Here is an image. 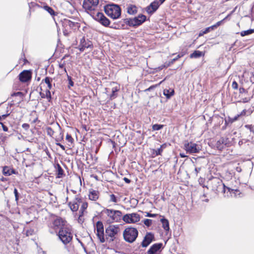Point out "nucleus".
I'll use <instances>...</instances> for the list:
<instances>
[{
  "label": "nucleus",
  "instance_id": "f257e3e1",
  "mask_svg": "<svg viewBox=\"0 0 254 254\" xmlns=\"http://www.w3.org/2000/svg\"><path fill=\"white\" fill-rule=\"evenodd\" d=\"M211 184L212 190L216 191L217 192L221 191L222 192L225 193L226 190H227V193L229 192L232 196L233 195L235 196L236 192H238L237 190H234L229 188H226L222 180L217 178H214L212 179Z\"/></svg>",
  "mask_w": 254,
  "mask_h": 254
},
{
  "label": "nucleus",
  "instance_id": "f03ea898",
  "mask_svg": "<svg viewBox=\"0 0 254 254\" xmlns=\"http://www.w3.org/2000/svg\"><path fill=\"white\" fill-rule=\"evenodd\" d=\"M121 230L119 225H111L105 229V236L109 242L116 240L120 235Z\"/></svg>",
  "mask_w": 254,
  "mask_h": 254
},
{
  "label": "nucleus",
  "instance_id": "7ed1b4c3",
  "mask_svg": "<svg viewBox=\"0 0 254 254\" xmlns=\"http://www.w3.org/2000/svg\"><path fill=\"white\" fill-rule=\"evenodd\" d=\"M104 10L106 14L113 19H118L121 16V9L117 4H108L105 6Z\"/></svg>",
  "mask_w": 254,
  "mask_h": 254
},
{
  "label": "nucleus",
  "instance_id": "20e7f679",
  "mask_svg": "<svg viewBox=\"0 0 254 254\" xmlns=\"http://www.w3.org/2000/svg\"><path fill=\"white\" fill-rule=\"evenodd\" d=\"M123 234L124 239L126 242L132 243L136 239L138 232L136 228L128 227L125 229Z\"/></svg>",
  "mask_w": 254,
  "mask_h": 254
},
{
  "label": "nucleus",
  "instance_id": "39448f33",
  "mask_svg": "<svg viewBox=\"0 0 254 254\" xmlns=\"http://www.w3.org/2000/svg\"><path fill=\"white\" fill-rule=\"evenodd\" d=\"M58 237L62 242L65 246L69 243L72 239V234L68 228L60 229Z\"/></svg>",
  "mask_w": 254,
  "mask_h": 254
},
{
  "label": "nucleus",
  "instance_id": "423d86ee",
  "mask_svg": "<svg viewBox=\"0 0 254 254\" xmlns=\"http://www.w3.org/2000/svg\"><path fill=\"white\" fill-rule=\"evenodd\" d=\"M146 19V16L143 14H139L132 18H126L124 22L130 27H137L141 25Z\"/></svg>",
  "mask_w": 254,
  "mask_h": 254
},
{
  "label": "nucleus",
  "instance_id": "0eeeda50",
  "mask_svg": "<svg viewBox=\"0 0 254 254\" xmlns=\"http://www.w3.org/2000/svg\"><path fill=\"white\" fill-rule=\"evenodd\" d=\"M184 149L190 154L197 153L201 149V146L193 142L186 141L184 143Z\"/></svg>",
  "mask_w": 254,
  "mask_h": 254
},
{
  "label": "nucleus",
  "instance_id": "6e6552de",
  "mask_svg": "<svg viewBox=\"0 0 254 254\" xmlns=\"http://www.w3.org/2000/svg\"><path fill=\"white\" fill-rule=\"evenodd\" d=\"M105 212L112 221L117 222L121 219L122 213L120 210L106 209Z\"/></svg>",
  "mask_w": 254,
  "mask_h": 254
},
{
  "label": "nucleus",
  "instance_id": "1a4fd4ad",
  "mask_svg": "<svg viewBox=\"0 0 254 254\" xmlns=\"http://www.w3.org/2000/svg\"><path fill=\"white\" fill-rule=\"evenodd\" d=\"M122 219L126 223H135L140 221V216L137 213H132L125 214Z\"/></svg>",
  "mask_w": 254,
  "mask_h": 254
},
{
  "label": "nucleus",
  "instance_id": "9d476101",
  "mask_svg": "<svg viewBox=\"0 0 254 254\" xmlns=\"http://www.w3.org/2000/svg\"><path fill=\"white\" fill-rule=\"evenodd\" d=\"M99 3V0H84L83 7L88 12L94 10Z\"/></svg>",
  "mask_w": 254,
  "mask_h": 254
},
{
  "label": "nucleus",
  "instance_id": "9b49d317",
  "mask_svg": "<svg viewBox=\"0 0 254 254\" xmlns=\"http://www.w3.org/2000/svg\"><path fill=\"white\" fill-rule=\"evenodd\" d=\"M95 229L97 231V236L101 243H103L105 242L104 235V226L101 221H98L96 223Z\"/></svg>",
  "mask_w": 254,
  "mask_h": 254
},
{
  "label": "nucleus",
  "instance_id": "f8f14e48",
  "mask_svg": "<svg viewBox=\"0 0 254 254\" xmlns=\"http://www.w3.org/2000/svg\"><path fill=\"white\" fill-rule=\"evenodd\" d=\"M63 25L65 29V31H69L70 30H75L78 27L77 22H73L67 19H64L63 22Z\"/></svg>",
  "mask_w": 254,
  "mask_h": 254
},
{
  "label": "nucleus",
  "instance_id": "ddd939ff",
  "mask_svg": "<svg viewBox=\"0 0 254 254\" xmlns=\"http://www.w3.org/2000/svg\"><path fill=\"white\" fill-rule=\"evenodd\" d=\"M162 3H161L159 0H155L153 2H151L149 5L146 7V12L150 14L153 13Z\"/></svg>",
  "mask_w": 254,
  "mask_h": 254
},
{
  "label": "nucleus",
  "instance_id": "4468645a",
  "mask_svg": "<svg viewBox=\"0 0 254 254\" xmlns=\"http://www.w3.org/2000/svg\"><path fill=\"white\" fill-rule=\"evenodd\" d=\"M31 78V72L29 70H25L19 74V79L22 82H26Z\"/></svg>",
  "mask_w": 254,
  "mask_h": 254
},
{
  "label": "nucleus",
  "instance_id": "2eb2a0df",
  "mask_svg": "<svg viewBox=\"0 0 254 254\" xmlns=\"http://www.w3.org/2000/svg\"><path fill=\"white\" fill-rule=\"evenodd\" d=\"M162 245V243L153 245L147 251V254H160Z\"/></svg>",
  "mask_w": 254,
  "mask_h": 254
},
{
  "label": "nucleus",
  "instance_id": "dca6fc26",
  "mask_svg": "<svg viewBox=\"0 0 254 254\" xmlns=\"http://www.w3.org/2000/svg\"><path fill=\"white\" fill-rule=\"evenodd\" d=\"M154 239V235L151 233H147L141 243L143 247H147L152 241Z\"/></svg>",
  "mask_w": 254,
  "mask_h": 254
},
{
  "label": "nucleus",
  "instance_id": "f3484780",
  "mask_svg": "<svg viewBox=\"0 0 254 254\" xmlns=\"http://www.w3.org/2000/svg\"><path fill=\"white\" fill-rule=\"evenodd\" d=\"M65 221L61 217H57L53 222L55 229H62L65 225Z\"/></svg>",
  "mask_w": 254,
  "mask_h": 254
},
{
  "label": "nucleus",
  "instance_id": "a211bd4d",
  "mask_svg": "<svg viewBox=\"0 0 254 254\" xmlns=\"http://www.w3.org/2000/svg\"><path fill=\"white\" fill-rule=\"evenodd\" d=\"M228 142V138L222 137L216 142L215 146L218 150H221L225 147Z\"/></svg>",
  "mask_w": 254,
  "mask_h": 254
},
{
  "label": "nucleus",
  "instance_id": "6ab92c4d",
  "mask_svg": "<svg viewBox=\"0 0 254 254\" xmlns=\"http://www.w3.org/2000/svg\"><path fill=\"white\" fill-rule=\"evenodd\" d=\"M80 201V198L76 197L73 201L68 203V206L72 211H76L79 208V203Z\"/></svg>",
  "mask_w": 254,
  "mask_h": 254
},
{
  "label": "nucleus",
  "instance_id": "aec40b11",
  "mask_svg": "<svg viewBox=\"0 0 254 254\" xmlns=\"http://www.w3.org/2000/svg\"><path fill=\"white\" fill-rule=\"evenodd\" d=\"M91 47V44L90 41L86 42L84 38L81 39L80 44L79 46V50L80 51H83L86 48H90Z\"/></svg>",
  "mask_w": 254,
  "mask_h": 254
},
{
  "label": "nucleus",
  "instance_id": "412c9836",
  "mask_svg": "<svg viewBox=\"0 0 254 254\" xmlns=\"http://www.w3.org/2000/svg\"><path fill=\"white\" fill-rule=\"evenodd\" d=\"M99 192L97 190H91L88 194L89 198L93 201L97 200L99 198Z\"/></svg>",
  "mask_w": 254,
  "mask_h": 254
},
{
  "label": "nucleus",
  "instance_id": "4be33fe9",
  "mask_svg": "<svg viewBox=\"0 0 254 254\" xmlns=\"http://www.w3.org/2000/svg\"><path fill=\"white\" fill-rule=\"evenodd\" d=\"M127 12L129 14L134 15L137 12V8L135 5L129 4L127 8Z\"/></svg>",
  "mask_w": 254,
  "mask_h": 254
},
{
  "label": "nucleus",
  "instance_id": "5701e85b",
  "mask_svg": "<svg viewBox=\"0 0 254 254\" xmlns=\"http://www.w3.org/2000/svg\"><path fill=\"white\" fill-rule=\"evenodd\" d=\"M204 56V53L199 51H195L193 53L190 55V58H198L202 56Z\"/></svg>",
  "mask_w": 254,
  "mask_h": 254
},
{
  "label": "nucleus",
  "instance_id": "b1692460",
  "mask_svg": "<svg viewBox=\"0 0 254 254\" xmlns=\"http://www.w3.org/2000/svg\"><path fill=\"white\" fill-rule=\"evenodd\" d=\"M111 86L112 92V94L111 95H115V93L119 90L120 86L117 83L113 82L111 84Z\"/></svg>",
  "mask_w": 254,
  "mask_h": 254
},
{
  "label": "nucleus",
  "instance_id": "393cba45",
  "mask_svg": "<svg viewBox=\"0 0 254 254\" xmlns=\"http://www.w3.org/2000/svg\"><path fill=\"white\" fill-rule=\"evenodd\" d=\"M161 222L164 229L166 231H169L170 228L168 220L165 218H162L161 219Z\"/></svg>",
  "mask_w": 254,
  "mask_h": 254
},
{
  "label": "nucleus",
  "instance_id": "a878e982",
  "mask_svg": "<svg viewBox=\"0 0 254 254\" xmlns=\"http://www.w3.org/2000/svg\"><path fill=\"white\" fill-rule=\"evenodd\" d=\"M88 207V203L86 202H83L80 207L79 210V217H82L84 214V212L87 209Z\"/></svg>",
  "mask_w": 254,
  "mask_h": 254
},
{
  "label": "nucleus",
  "instance_id": "bb28decb",
  "mask_svg": "<svg viewBox=\"0 0 254 254\" xmlns=\"http://www.w3.org/2000/svg\"><path fill=\"white\" fill-rule=\"evenodd\" d=\"M2 173L4 175L9 176L13 173V171L9 167L5 166L3 168Z\"/></svg>",
  "mask_w": 254,
  "mask_h": 254
},
{
  "label": "nucleus",
  "instance_id": "cd10ccee",
  "mask_svg": "<svg viewBox=\"0 0 254 254\" xmlns=\"http://www.w3.org/2000/svg\"><path fill=\"white\" fill-rule=\"evenodd\" d=\"M166 146V144H162V145H161L159 148H158L157 149L154 150V154H155V156L161 155L163 149L165 148Z\"/></svg>",
  "mask_w": 254,
  "mask_h": 254
},
{
  "label": "nucleus",
  "instance_id": "c85d7f7f",
  "mask_svg": "<svg viewBox=\"0 0 254 254\" xmlns=\"http://www.w3.org/2000/svg\"><path fill=\"white\" fill-rule=\"evenodd\" d=\"M104 16H105L103 13L98 12L95 16H94V18L96 20L100 22V21L102 20Z\"/></svg>",
  "mask_w": 254,
  "mask_h": 254
},
{
  "label": "nucleus",
  "instance_id": "c756f323",
  "mask_svg": "<svg viewBox=\"0 0 254 254\" xmlns=\"http://www.w3.org/2000/svg\"><path fill=\"white\" fill-rule=\"evenodd\" d=\"M100 23L104 26L107 27L109 25L110 21L106 17L104 16Z\"/></svg>",
  "mask_w": 254,
  "mask_h": 254
},
{
  "label": "nucleus",
  "instance_id": "7c9ffc66",
  "mask_svg": "<svg viewBox=\"0 0 254 254\" xmlns=\"http://www.w3.org/2000/svg\"><path fill=\"white\" fill-rule=\"evenodd\" d=\"M254 32V29H249L245 31H243L241 32V35L242 36H245L251 34Z\"/></svg>",
  "mask_w": 254,
  "mask_h": 254
},
{
  "label": "nucleus",
  "instance_id": "2f4dec72",
  "mask_svg": "<svg viewBox=\"0 0 254 254\" xmlns=\"http://www.w3.org/2000/svg\"><path fill=\"white\" fill-rule=\"evenodd\" d=\"M44 9L48 11L51 15H55V13L54 10L50 7L48 5L44 6Z\"/></svg>",
  "mask_w": 254,
  "mask_h": 254
},
{
  "label": "nucleus",
  "instance_id": "473e14b6",
  "mask_svg": "<svg viewBox=\"0 0 254 254\" xmlns=\"http://www.w3.org/2000/svg\"><path fill=\"white\" fill-rule=\"evenodd\" d=\"M58 176L57 177L59 178H61L62 177L63 174H64V171L62 167L60 166V165H58Z\"/></svg>",
  "mask_w": 254,
  "mask_h": 254
},
{
  "label": "nucleus",
  "instance_id": "72a5a7b5",
  "mask_svg": "<svg viewBox=\"0 0 254 254\" xmlns=\"http://www.w3.org/2000/svg\"><path fill=\"white\" fill-rule=\"evenodd\" d=\"M27 236H32L35 233L34 230L32 228H29L24 230Z\"/></svg>",
  "mask_w": 254,
  "mask_h": 254
},
{
  "label": "nucleus",
  "instance_id": "f704fd0d",
  "mask_svg": "<svg viewBox=\"0 0 254 254\" xmlns=\"http://www.w3.org/2000/svg\"><path fill=\"white\" fill-rule=\"evenodd\" d=\"M163 125L155 124L152 126V129L153 130H159L163 127Z\"/></svg>",
  "mask_w": 254,
  "mask_h": 254
},
{
  "label": "nucleus",
  "instance_id": "c9c22d12",
  "mask_svg": "<svg viewBox=\"0 0 254 254\" xmlns=\"http://www.w3.org/2000/svg\"><path fill=\"white\" fill-rule=\"evenodd\" d=\"M45 82L47 84L48 87L49 89H51L52 87V84L51 83V82L52 81V79L47 77L45 79Z\"/></svg>",
  "mask_w": 254,
  "mask_h": 254
},
{
  "label": "nucleus",
  "instance_id": "e433bc0d",
  "mask_svg": "<svg viewBox=\"0 0 254 254\" xmlns=\"http://www.w3.org/2000/svg\"><path fill=\"white\" fill-rule=\"evenodd\" d=\"M47 134L50 136H52L54 133V131L51 127H47L46 128Z\"/></svg>",
  "mask_w": 254,
  "mask_h": 254
},
{
  "label": "nucleus",
  "instance_id": "4c0bfd02",
  "mask_svg": "<svg viewBox=\"0 0 254 254\" xmlns=\"http://www.w3.org/2000/svg\"><path fill=\"white\" fill-rule=\"evenodd\" d=\"M144 225L147 227L151 226L152 223V220L149 219H145L143 220Z\"/></svg>",
  "mask_w": 254,
  "mask_h": 254
},
{
  "label": "nucleus",
  "instance_id": "58836bf2",
  "mask_svg": "<svg viewBox=\"0 0 254 254\" xmlns=\"http://www.w3.org/2000/svg\"><path fill=\"white\" fill-rule=\"evenodd\" d=\"M110 201L111 202H113L116 203L118 202V199L117 197L113 194H112L110 195Z\"/></svg>",
  "mask_w": 254,
  "mask_h": 254
},
{
  "label": "nucleus",
  "instance_id": "ea45409f",
  "mask_svg": "<svg viewBox=\"0 0 254 254\" xmlns=\"http://www.w3.org/2000/svg\"><path fill=\"white\" fill-rule=\"evenodd\" d=\"M68 78V87L70 88L71 87H72L74 85L73 82L72 81L71 77L69 76H67Z\"/></svg>",
  "mask_w": 254,
  "mask_h": 254
},
{
  "label": "nucleus",
  "instance_id": "a19ab883",
  "mask_svg": "<svg viewBox=\"0 0 254 254\" xmlns=\"http://www.w3.org/2000/svg\"><path fill=\"white\" fill-rule=\"evenodd\" d=\"M214 28H216V25H213L212 26L206 28L204 31H203V33H208L211 30L214 29Z\"/></svg>",
  "mask_w": 254,
  "mask_h": 254
},
{
  "label": "nucleus",
  "instance_id": "79ce46f5",
  "mask_svg": "<svg viewBox=\"0 0 254 254\" xmlns=\"http://www.w3.org/2000/svg\"><path fill=\"white\" fill-rule=\"evenodd\" d=\"M240 116V115L238 114L237 115L235 116L233 118H229V121L231 123L234 122L236 121H237L238 119V118Z\"/></svg>",
  "mask_w": 254,
  "mask_h": 254
},
{
  "label": "nucleus",
  "instance_id": "37998d69",
  "mask_svg": "<svg viewBox=\"0 0 254 254\" xmlns=\"http://www.w3.org/2000/svg\"><path fill=\"white\" fill-rule=\"evenodd\" d=\"M14 193L15 197V200L16 201H17L18 200V192L17 189L15 188L14 190Z\"/></svg>",
  "mask_w": 254,
  "mask_h": 254
},
{
  "label": "nucleus",
  "instance_id": "c03bdc74",
  "mask_svg": "<svg viewBox=\"0 0 254 254\" xmlns=\"http://www.w3.org/2000/svg\"><path fill=\"white\" fill-rule=\"evenodd\" d=\"M174 93V90H172L171 93H169V90H164V95H172V94Z\"/></svg>",
  "mask_w": 254,
  "mask_h": 254
},
{
  "label": "nucleus",
  "instance_id": "a18cd8bd",
  "mask_svg": "<svg viewBox=\"0 0 254 254\" xmlns=\"http://www.w3.org/2000/svg\"><path fill=\"white\" fill-rule=\"evenodd\" d=\"M232 86L233 89H237L238 88V84L235 81H234L232 83Z\"/></svg>",
  "mask_w": 254,
  "mask_h": 254
},
{
  "label": "nucleus",
  "instance_id": "49530a36",
  "mask_svg": "<svg viewBox=\"0 0 254 254\" xmlns=\"http://www.w3.org/2000/svg\"><path fill=\"white\" fill-rule=\"evenodd\" d=\"M157 216L156 214H152L149 212L146 213V217H153L154 218Z\"/></svg>",
  "mask_w": 254,
  "mask_h": 254
},
{
  "label": "nucleus",
  "instance_id": "de8ad7c7",
  "mask_svg": "<svg viewBox=\"0 0 254 254\" xmlns=\"http://www.w3.org/2000/svg\"><path fill=\"white\" fill-rule=\"evenodd\" d=\"M0 125H1V127H2L3 131H8V127L6 126H5V125H4V124L0 122Z\"/></svg>",
  "mask_w": 254,
  "mask_h": 254
},
{
  "label": "nucleus",
  "instance_id": "09e8293b",
  "mask_svg": "<svg viewBox=\"0 0 254 254\" xmlns=\"http://www.w3.org/2000/svg\"><path fill=\"white\" fill-rule=\"evenodd\" d=\"M1 139L0 140L2 141V143L5 141V140L7 138V136L5 135H4L2 133V135H1Z\"/></svg>",
  "mask_w": 254,
  "mask_h": 254
},
{
  "label": "nucleus",
  "instance_id": "8fccbe9b",
  "mask_svg": "<svg viewBox=\"0 0 254 254\" xmlns=\"http://www.w3.org/2000/svg\"><path fill=\"white\" fill-rule=\"evenodd\" d=\"M66 138L68 141H71L72 140V138L69 134H67L66 136Z\"/></svg>",
  "mask_w": 254,
  "mask_h": 254
},
{
  "label": "nucleus",
  "instance_id": "3c124183",
  "mask_svg": "<svg viewBox=\"0 0 254 254\" xmlns=\"http://www.w3.org/2000/svg\"><path fill=\"white\" fill-rule=\"evenodd\" d=\"M22 127H23L24 128H25V129H28V128H29V125L28 124H23L22 125Z\"/></svg>",
  "mask_w": 254,
  "mask_h": 254
},
{
  "label": "nucleus",
  "instance_id": "603ef678",
  "mask_svg": "<svg viewBox=\"0 0 254 254\" xmlns=\"http://www.w3.org/2000/svg\"><path fill=\"white\" fill-rule=\"evenodd\" d=\"M123 180L127 184H129L130 182V180L127 178L125 177L123 179Z\"/></svg>",
  "mask_w": 254,
  "mask_h": 254
},
{
  "label": "nucleus",
  "instance_id": "864d4df0",
  "mask_svg": "<svg viewBox=\"0 0 254 254\" xmlns=\"http://www.w3.org/2000/svg\"><path fill=\"white\" fill-rule=\"evenodd\" d=\"M11 95H23V94L21 92H18L17 93H14L13 94H11Z\"/></svg>",
  "mask_w": 254,
  "mask_h": 254
},
{
  "label": "nucleus",
  "instance_id": "5fc2aeb1",
  "mask_svg": "<svg viewBox=\"0 0 254 254\" xmlns=\"http://www.w3.org/2000/svg\"><path fill=\"white\" fill-rule=\"evenodd\" d=\"M57 145H58L59 146H60L63 150H65L64 146L63 145L61 144V143H57Z\"/></svg>",
  "mask_w": 254,
  "mask_h": 254
},
{
  "label": "nucleus",
  "instance_id": "6e6d98bb",
  "mask_svg": "<svg viewBox=\"0 0 254 254\" xmlns=\"http://www.w3.org/2000/svg\"><path fill=\"white\" fill-rule=\"evenodd\" d=\"M200 170H201L200 168H195V174H196V175L199 172Z\"/></svg>",
  "mask_w": 254,
  "mask_h": 254
},
{
  "label": "nucleus",
  "instance_id": "4d7b16f0",
  "mask_svg": "<svg viewBox=\"0 0 254 254\" xmlns=\"http://www.w3.org/2000/svg\"><path fill=\"white\" fill-rule=\"evenodd\" d=\"M245 89L243 88H240L239 89V93L243 94L245 92Z\"/></svg>",
  "mask_w": 254,
  "mask_h": 254
},
{
  "label": "nucleus",
  "instance_id": "13d9d810",
  "mask_svg": "<svg viewBox=\"0 0 254 254\" xmlns=\"http://www.w3.org/2000/svg\"><path fill=\"white\" fill-rule=\"evenodd\" d=\"M178 60V58L176 57L173 59H172L169 63L170 64H173L176 61Z\"/></svg>",
  "mask_w": 254,
  "mask_h": 254
},
{
  "label": "nucleus",
  "instance_id": "bf43d9fd",
  "mask_svg": "<svg viewBox=\"0 0 254 254\" xmlns=\"http://www.w3.org/2000/svg\"><path fill=\"white\" fill-rule=\"evenodd\" d=\"M250 100V98H245V99H243V102L246 103L248 102Z\"/></svg>",
  "mask_w": 254,
  "mask_h": 254
},
{
  "label": "nucleus",
  "instance_id": "052dcab7",
  "mask_svg": "<svg viewBox=\"0 0 254 254\" xmlns=\"http://www.w3.org/2000/svg\"><path fill=\"white\" fill-rule=\"evenodd\" d=\"M9 115V114H4V115H2V116H0L1 117H2V119H5Z\"/></svg>",
  "mask_w": 254,
  "mask_h": 254
},
{
  "label": "nucleus",
  "instance_id": "680f3d73",
  "mask_svg": "<svg viewBox=\"0 0 254 254\" xmlns=\"http://www.w3.org/2000/svg\"><path fill=\"white\" fill-rule=\"evenodd\" d=\"M180 156L182 157V158H185L187 157V155H186L184 153H181L180 154Z\"/></svg>",
  "mask_w": 254,
  "mask_h": 254
},
{
  "label": "nucleus",
  "instance_id": "e2e57ef3",
  "mask_svg": "<svg viewBox=\"0 0 254 254\" xmlns=\"http://www.w3.org/2000/svg\"><path fill=\"white\" fill-rule=\"evenodd\" d=\"M246 114V111L245 110H243L241 114H240L239 115H240V116H243L244 115H245Z\"/></svg>",
  "mask_w": 254,
  "mask_h": 254
},
{
  "label": "nucleus",
  "instance_id": "0e129e2a",
  "mask_svg": "<svg viewBox=\"0 0 254 254\" xmlns=\"http://www.w3.org/2000/svg\"><path fill=\"white\" fill-rule=\"evenodd\" d=\"M221 22L222 21H218L215 25H216L217 27V26H219L221 24Z\"/></svg>",
  "mask_w": 254,
  "mask_h": 254
},
{
  "label": "nucleus",
  "instance_id": "69168bd1",
  "mask_svg": "<svg viewBox=\"0 0 254 254\" xmlns=\"http://www.w3.org/2000/svg\"><path fill=\"white\" fill-rule=\"evenodd\" d=\"M183 56V54H179L177 56V58L178 59L182 57Z\"/></svg>",
  "mask_w": 254,
  "mask_h": 254
},
{
  "label": "nucleus",
  "instance_id": "338daca9",
  "mask_svg": "<svg viewBox=\"0 0 254 254\" xmlns=\"http://www.w3.org/2000/svg\"><path fill=\"white\" fill-rule=\"evenodd\" d=\"M42 97H46L48 100H50L51 99V96H42Z\"/></svg>",
  "mask_w": 254,
  "mask_h": 254
},
{
  "label": "nucleus",
  "instance_id": "774afa93",
  "mask_svg": "<svg viewBox=\"0 0 254 254\" xmlns=\"http://www.w3.org/2000/svg\"><path fill=\"white\" fill-rule=\"evenodd\" d=\"M205 33H203V31H201V32L199 33V36H202L203 34H204Z\"/></svg>",
  "mask_w": 254,
  "mask_h": 254
}]
</instances>
